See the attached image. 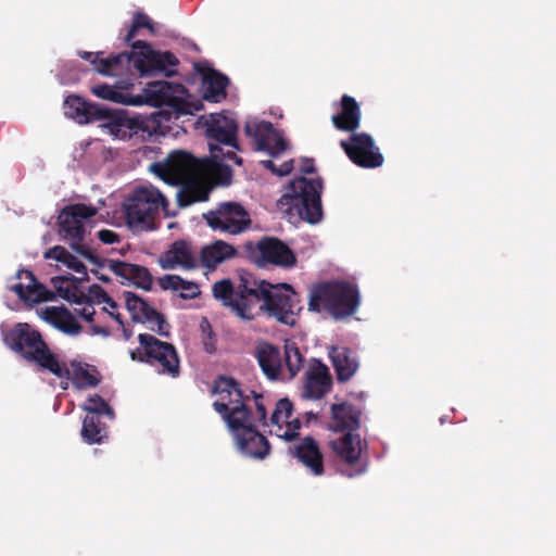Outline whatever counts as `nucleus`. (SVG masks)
<instances>
[{"label":"nucleus","mask_w":556,"mask_h":556,"mask_svg":"<svg viewBox=\"0 0 556 556\" xmlns=\"http://www.w3.org/2000/svg\"><path fill=\"white\" fill-rule=\"evenodd\" d=\"M206 170L216 185L228 186L232 179V169L229 164L219 161H206Z\"/></svg>","instance_id":"obj_40"},{"label":"nucleus","mask_w":556,"mask_h":556,"mask_svg":"<svg viewBox=\"0 0 556 556\" xmlns=\"http://www.w3.org/2000/svg\"><path fill=\"white\" fill-rule=\"evenodd\" d=\"M159 265L164 270H170L176 267L192 269L197 267V260L188 242L177 240L159 257Z\"/></svg>","instance_id":"obj_26"},{"label":"nucleus","mask_w":556,"mask_h":556,"mask_svg":"<svg viewBox=\"0 0 556 556\" xmlns=\"http://www.w3.org/2000/svg\"><path fill=\"white\" fill-rule=\"evenodd\" d=\"M244 132L253 140L257 151L273 159L279 157L288 149L287 141L270 122L250 118L245 122Z\"/></svg>","instance_id":"obj_18"},{"label":"nucleus","mask_w":556,"mask_h":556,"mask_svg":"<svg viewBox=\"0 0 556 556\" xmlns=\"http://www.w3.org/2000/svg\"><path fill=\"white\" fill-rule=\"evenodd\" d=\"M45 258L54 260L66 266L68 269L79 274L80 277H78V279L84 281L88 280V271L85 264L78 260L77 256L73 255L66 248L62 245L50 248L45 252Z\"/></svg>","instance_id":"obj_35"},{"label":"nucleus","mask_w":556,"mask_h":556,"mask_svg":"<svg viewBox=\"0 0 556 556\" xmlns=\"http://www.w3.org/2000/svg\"><path fill=\"white\" fill-rule=\"evenodd\" d=\"M357 397H358L359 400H365V399L367 397V394H366L365 392H363V391H362V392H359V393H358Z\"/></svg>","instance_id":"obj_62"},{"label":"nucleus","mask_w":556,"mask_h":556,"mask_svg":"<svg viewBox=\"0 0 556 556\" xmlns=\"http://www.w3.org/2000/svg\"><path fill=\"white\" fill-rule=\"evenodd\" d=\"M192 160L188 152L173 151L163 161L152 163L149 169L164 182L174 185L176 177L188 170Z\"/></svg>","instance_id":"obj_24"},{"label":"nucleus","mask_w":556,"mask_h":556,"mask_svg":"<svg viewBox=\"0 0 556 556\" xmlns=\"http://www.w3.org/2000/svg\"><path fill=\"white\" fill-rule=\"evenodd\" d=\"M361 305V292L355 283L345 280L316 285L309 293L308 309L326 311L333 319L343 320L353 316Z\"/></svg>","instance_id":"obj_6"},{"label":"nucleus","mask_w":556,"mask_h":556,"mask_svg":"<svg viewBox=\"0 0 556 556\" xmlns=\"http://www.w3.org/2000/svg\"><path fill=\"white\" fill-rule=\"evenodd\" d=\"M341 433L338 439L330 441V447L341 460L349 465H356L354 468L342 470L341 473L348 478L359 477L367 471V463L361 460L367 443L357 432Z\"/></svg>","instance_id":"obj_17"},{"label":"nucleus","mask_w":556,"mask_h":556,"mask_svg":"<svg viewBox=\"0 0 556 556\" xmlns=\"http://www.w3.org/2000/svg\"><path fill=\"white\" fill-rule=\"evenodd\" d=\"M88 298L91 300V302L94 301L98 304L104 303L113 309L118 307L116 301H114L99 285H92L89 288Z\"/></svg>","instance_id":"obj_45"},{"label":"nucleus","mask_w":556,"mask_h":556,"mask_svg":"<svg viewBox=\"0 0 556 556\" xmlns=\"http://www.w3.org/2000/svg\"><path fill=\"white\" fill-rule=\"evenodd\" d=\"M321 192L320 177H294L282 188L277 208L290 223L305 222L316 225L324 216Z\"/></svg>","instance_id":"obj_5"},{"label":"nucleus","mask_w":556,"mask_h":556,"mask_svg":"<svg viewBox=\"0 0 556 556\" xmlns=\"http://www.w3.org/2000/svg\"><path fill=\"white\" fill-rule=\"evenodd\" d=\"M260 163L264 168L270 170L274 175L279 176V177L289 175L293 169V160L292 159L285 161L279 166L276 165L274 160H264V161H261Z\"/></svg>","instance_id":"obj_46"},{"label":"nucleus","mask_w":556,"mask_h":556,"mask_svg":"<svg viewBox=\"0 0 556 556\" xmlns=\"http://www.w3.org/2000/svg\"><path fill=\"white\" fill-rule=\"evenodd\" d=\"M102 268H108L121 279L122 285L134 286L144 291H150L153 285V277L144 266L127 263L119 260L100 261Z\"/></svg>","instance_id":"obj_21"},{"label":"nucleus","mask_w":556,"mask_h":556,"mask_svg":"<svg viewBox=\"0 0 556 556\" xmlns=\"http://www.w3.org/2000/svg\"><path fill=\"white\" fill-rule=\"evenodd\" d=\"M70 377L66 380H72V383L77 389L94 388L101 381V375L93 365L81 363L78 361L71 362L68 368Z\"/></svg>","instance_id":"obj_33"},{"label":"nucleus","mask_w":556,"mask_h":556,"mask_svg":"<svg viewBox=\"0 0 556 556\" xmlns=\"http://www.w3.org/2000/svg\"><path fill=\"white\" fill-rule=\"evenodd\" d=\"M105 106L88 102L79 96L71 94L64 100V114L78 124L100 123L105 113Z\"/></svg>","instance_id":"obj_25"},{"label":"nucleus","mask_w":556,"mask_h":556,"mask_svg":"<svg viewBox=\"0 0 556 556\" xmlns=\"http://www.w3.org/2000/svg\"><path fill=\"white\" fill-rule=\"evenodd\" d=\"M228 84L229 78L226 75L215 70H210L202 77L201 90L203 99L212 103L222 102L226 99Z\"/></svg>","instance_id":"obj_32"},{"label":"nucleus","mask_w":556,"mask_h":556,"mask_svg":"<svg viewBox=\"0 0 556 556\" xmlns=\"http://www.w3.org/2000/svg\"><path fill=\"white\" fill-rule=\"evenodd\" d=\"M103 311L109 314L111 318H113L116 323H118L119 326H124L123 316L119 312H117V308L113 309L109 305L103 307Z\"/></svg>","instance_id":"obj_52"},{"label":"nucleus","mask_w":556,"mask_h":556,"mask_svg":"<svg viewBox=\"0 0 556 556\" xmlns=\"http://www.w3.org/2000/svg\"><path fill=\"white\" fill-rule=\"evenodd\" d=\"M278 437L283 439L286 442H292L299 437V433H295L294 430L288 427L287 430H285L283 433L278 434Z\"/></svg>","instance_id":"obj_54"},{"label":"nucleus","mask_w":556,"mask_h":556,"mask_svg":"<svg viewBox=\"0 0 556 556\" xmlns=\"http://www.w3.org/2000/svg\"><path fill=\"white\" fill-rule=\"evenodd\" d=\"M204 349L207 353H213L215 351L214 344L206 341L204 342Z\"/></svg>","instance_id":"obj_59"},{"label":"nucleus","mask_w":556,"mask_h":556,"mask_svg":"<svg viewBox=\"0 0 556 556\" xmlns=\"http://www.w3.org/2000/svg\"><path fill=\"white\" fill-rule=\"evenodd\" d=\"M212 291L216 300L244 321L266 315L292 327L302 311L299 295L291 285H274L247 271L239 275L236 283L230 279L216 281Z\"/></svg>","instance_id":"obj_1"},{"label":"nucleus","mask_w":556,"mask_h":556,"mask_svg":"<svg viewBox=\"0 0 556 556\" xmlns=\"http://www.w3.org/2000/svg\"><path fill=\"white\" fill-rule=\"evenodd\" d=\"M206 224L215 231L240 235L252 225L250 213L236 201L220 202L216 208L203 214Z\"/></svg>","instance_id":"obj_13"},{"label":"nucleus","mask_w":556,"mask_h":556,"mask_svg":"<svg viewBox=\"0 0 556 556\" xmlns=\"http://www.w3.org/2000/svg\"><path fill=\"white\" fill-rule=\"evenodd\" d=\"M92 273L97 276V278L102 281V282H109L110 281V278L104 275V274H100L98 270H92Z\"/></svg>","instance_id":"obj_57"},{"label":"nucleus","mask_w":556,"mask_h":556,"mask_svg":"<svg viewBox=\"0 0 556 556\" xmlns=\"http://www.w3.org/2000/svg\"><path fill=\"white\" fill-rule=\"evenodd\" d=\"M334 432H357L361 428L362 409L349 402L332 404L330 407Z\"/></svg>","instance_id":"obj_27"},{"label":"nucleus","mask_w":556,"mask_h":556,"mask_svg":"<svg viewBox=\"0 0 556 556\" xmlns=\"http://www.w3.org/2000/svg\"><path fill=\"white\" fill-rule=\"evenodd\" d=\"M141 27H146L152 33L154 31L153 22L151 21V18L142 12H136L132 17V24L125 37V41L130 42V40L135 37L136 31Z\"/></svg>","instance_id":"obj_42"},{"label":"nucleus","mask_w":556,"mask_h":556,"mask_svg":"<svg viewBox=\"0 0 556 556\" xmlns=\"http://www.w3.org/2000/svg\"><path fill=\"white\" fill-rule=\"evenodd\" d=\"M201 327H202V330L204 333L206 332V328H207V336L211 337L212 330H211L210 324L206 319L203 320V323L201 324Z\"/></svg>","instance_id":"obj_58"},{"label":"nucleus","mask_w":556,"mask_h":556,"mask_svg":"<svg viewBox=\"0 0 556 556\" xmlns=\"http://www.w3.org/2000/svg\"><path fill=\"white\" fill-rule=\"evenodd\" d=\"M138 341L144 351V357L137 356L136 351L130 352L132 361L146 362L152 366L159 365L157 371L170 377L179 375V357L172 343L161 341L150 333H140Z\"/></svg>","instance_id":"obj_12"},{"label":"nucleus","mask_w":556,"mask_h":556,"mask_svg":"<svg viewBox=\"0 0 556 556\" xmlns=\"http://www.w3.org/2000/svg\"><path fill=\"white\" fill-rule=\"evenodd\" d=\"M228 428L237 451L244 457L263 460L269 455L270 444L266 437L258 432L251 415L237 422L231 420Z\"/></svg>","instance_id":"obj_14"},{"label":"nucleus","mask_w":556,"mask_h":556,"mask_svg":"<svg viewBox=\"0 0 556 556\" xmlns=\"http://www.w3.org/2000/svg\"><path fill=\"white\" fill-rule=\"evenodd\" d=\"M63 390H66L67 389V382H65L64 384L61 386Z\"/></svg>","instance_id":"obj_63"},{"label":"nucleus","mask_w":556,"mask_h":556,"mask_svg":"<svg viewBox=\"0 0 556 556\" xmlns=\"http://www.w3.org/2000/svg\"><path fill=\"white\" fill-rule=\"evenodd\" d=\"M83 280L73 275L55 276L51 278V285L55 289L56 294L67 302L80 304L77 287Z\"/></svg>","instance_id":"obj_38"},{"label":"nucleus","mask_w":556,"mask_h":556,"mask_svg":"<svg viewBox=\"0 0 556 556\" xmlns=\"http://www.w3.org/2000/svg\"><path fill=\"white\" fill-rule=\"evenodd\" d=\"M39 316L64 334L76 337L81 332V326L75 315L64 305L46 307Z\"/></svg>","instance_id":"obj_28"},{"label":"nucleus","mask_w":556,"mask_h":556,"mask_svg":"<svg viewBox=\"0 0 556 556\" xmlns=\"http://www.w3.org/2000/svg\"><path fill=\"white\" fill-rule=\"evenodd\" d=\"M17 278L25 279V280L31 282L30 283V290H31L30 294L38 293V295L42 298L39 302L49 300V295L51 294L50 290H48L43 285L37 282L35 276L33 275L31 271L22 269L17 273Z\"/></svg>","instance_id":"obj_43"},{"label":"nucleus","mask_w":556,"mask_h":556,"mask_svg":"<svg viewBox=\"0 0 556 556\" xmlns=\"http://www.w3.org/2000/svg\"><path fill=\"white\" fill-rule=\"evenodd\" d=\"M251 394L253 395L254 404L256 407L257 421L265 425L266 418H267V410H266V407L263 402V395L260 393H256L255 391H251Z\"/></svg>","instance_id":"obj_49"},{"label":"nucleus","mask_w":556,"mask_h":556,"mask_svg":"<svg viewBox=\"0 0 556 556\" xmlns=\"http://www.w3.org/2000/svg\"><path fill=\"white\" fill-rule=\"evenodd\" d=\"M78 298L80 304H77L78 307H75V314L80 316L86 321L91 323L96 315V309L93 307L91 300L89 298H86L84 294H78Z\"/></svg>","instance_id":"obj_47"},{"label":"nucleus","mask_w":556,"mask_h":556,"mask_svg":"<svg viewBox=\"0 0 556 556\" xmlns=\"http://www.w3.org/2000/svg\"><path fill=\"white\" fill-rule=\"evenodd\" d=\"M135 84L128 79L114 84L99 83L91 87L92 93L100 99L118 104L140 106L148 104L163 106L149 114L154 117L166 136L172 125L184 123L185 117L192 116L201 105L191 100L188 89L180 83L154 79L146 84L142 92L134 93Z\"/></svg>","instance_id":"obj_2"},{"label":"nucleus","mask_w":556,"mask_h":556,"mask_svg":"<svg viewBox=\"0 0 556 556\" xmlns=\"http://www.w3.org/2000/svg\"><path fill=\"white\" fill-rule=\"evenodd\" d=\"M3 344L25 362L36 364L58 378H68L65 364L59 362L43 340L40 331L28 323H17L10 328H1Z\"/></svg>","instance_id":"obj_4"},{"label":"nucleus","mask_w":556,"mask_h":556,"mask_svg":"<svg viewBox=\"0 0 556 556\" xmlns=\"http://www.w3.org/2000/svg\"><path fill=\"white\" fill-rule=\"evenodd\" d=\"M224 147L225 146H217V149L219 150V152L218 153L210 152V155L206 159V161H212V162L219 161L223 163H227L229 165L231 163L241 165L242 159L239 157L233 150L228 149L227 151H224Z\"/></svg>","instance_id":"obj_44"},{"label":"nucleus","mask_w":556,"mask_h":556,"mask_svg":"<svg viewBox=\"0 0 556 556\" xmlns=\"http://www.w3.org/2000/svg\"><path fill=\"white\" fill-rule=\"evenodd\" d=\"M293 412V404L288 397H282L276 403V407L270 416L273 425L281 428L280 422L287 421Z\"/></svg>","instance_id":"obj_41"},{"label":"nucleus","mask_w":556,"mask_h":556,"mask_svg":"<svg viewBox=\"0 0 556 556\" xmlns=\"http://www.w3.org/2000/svg\"><path fill=\"white\" fill-rule=\"evenodd\" d=\"M101 416L86 415L83 420L81 438L87 444H100L106 438V426Z\"/></svg>","instance_id":"obj_37"},{"label":"nucleus","mask_w":556,"mask_h":556,"mask_svg":"<svg viewBox=\"0 0 556 556\" xmlns=\"http://www.w3.org/2000/svg\"><path fill=\"white\" fill-rule=\"evenodd\" d=\"M305 417H306V421L309 422L311 420L317 418V414H315L313 412H306L305 413Z\"/></svg>","instance_id":"obj_60"},{"label":"nucleus","mask_w":556,"mask_h":556,"mask_svg":"<svg viewBox=\"0 0 556 556\" xmlns=\"http://www.w3.org/2000/svg\"><path fill=\"white\" fill-rule=\"evenodd\" d=\"M96 214V207L83 203L64 206L58 216V233L75 253L91 264L103 266L86 242L87 225Z\"/></svg>","instance_id":"obj_9"},{"label":"nucleus","mask_w":556,"mask_h":556,"mask_svg":"<svg viewBox=\"0 0 556 556\" xmlns=\"http://www.w3.org/2000/svg\"><path fill=\"white\" fill-rule=\"evenodd\" d=\"M254 262L260 267L275 265L282 268L293 267L296 256L290 247L275 237H264L256 243Z\"/></svg>","instance_id":"obj_20"},{"label":"nucleus","mask_w":556,"mask_h":556,"mask_svg":"<svg viewBox=\"0 0 556 556\" xmlns=\"http://www.w3.org/2000/svg\"><path fill=\"white\" fill-rule=\"evenodd\" d=\"M253 355L262 372L270 381L283 379L285 372H288L289 379H293L305 364L304 354L293 341H286L281 352L279 346L260 340L256 342Z\"/></svg>","instance_id":"obj_8"},{"label":"nucleus","mask_w":556,"mask_h":556,"mask_svg":"<svg viewBox=\"0 0 556 556\" xmlns=\"http://www.w3.org/2000/svg\"><path fill=\"white\" fill-rule=\"evenodd\" d=\"M303 174H312L315 172L314 162L311 159H303L302 166L300 168Z\"/></svg>","instance_id":"obj_53"},{"label":"nucleus","mask_w":556,"mask_h":556,"mask_svg":"<svg viewBox=\"0 0 556 556\" xmlns=\"http://www.w3.org/2000/svg\"><path fill=\"white\" fill-rule=\"evenodd\" d=\"M287 424L290 429L294 430L295 433H299V430L301 428V421L299 419H293L292 421H289Z\"/></svg>","instance_id":"obj_56"},{"label":"nucleus","mask_w":556,"mask_h":556,"mask_svg":"<svg viewBox=\"0 0 556 556\" xmlns=\"http://www.w3.org/2000/svg\"><path fill=\"white\" fill-rule=\"evenodd\" d=\"M124 298L126 309L134 323L147 325L151 331L156 332L160 337H170V325L163 314L135 292L125 291Z\"/></svg>","instance_id":"obj_19"},{"label":"nucleus","mask_w":556,"mask_h":556,"mask_svg":"<svg viewBox=\"0 0 556 556\" xmlns=\"http://www.w3.org/2000/svg\"><path fill=\"white\" fill-rule=\"evenodd\" d=\"M30 283L29 281H27V283H23V282H16L14 285H12L10 287V290H12L14 293L17 294V296L24 301H29V302H34V303H39V301L42 299L41 296L37 294H29L31 293V290H30Z\"/></svg>","instance_id":"obj_48"},{"label":"nucleus","mask_w":556,"mask_h":556,"mask_svg":"<svg viewBox=\"0 0 556 556\" xmlns=\"http://www.w3.org/2000/svg\"><path fill=\"white\" fill-rule=\"evenodd\" d=\"M340 147L358 167L378 168L384 162L380 148L367 132H352L348 139L340 141Z\"/></svg>","instance_id":"obj_16"},{"label":"nucleus","mask_w":556,"mask_h":556,"mask_svg":"<svg viewBox=\"0 0 556 556\" xmlns=\"http://www.w3.org/2000/svg\"><path fill=\"white\" fill-rule=\"evenodd\" d=\"M77 54H78L81 59H84V60H86V61L90 62V63L94 66V70L98 72V66H99V64H100V60H101V58H102V56H101V55H102V53H98V52H97V53H94V52H88V51H78V52H77Z\"/></svg>","instance_id":"obj_51"},{"label":"nucleus","mask_w":556,"mask_h":556,"mask_svg":"<svg viewBox=\"0 0 556 556\" xmlns=\"http://www.w3.org/2000/svg\"><path fill=\"white\" fill-rule=\"evenodd\" d=\"M213 187L201 179L191 178L186 180L176 192L179 207H188L194 203L205 202L210 198Z\"/></svg>","instance_id":"obj_31"},{"label":"nucleus","mask_w":556,"mask_h":556,"mask_svg":"<svg viewBox=\"0 0 556 556\" xmlns=\"http://www.w3.org/2000/svg\"><path fill=\"white\" fill-rule=\"evenodd\" d=\"M162 290H172L178 292L182 299H194L200 294L199 286L189 280L182 279L178 275H164L157 279Z\"/></svg>","instance_id":"obj_36"},{"label":"nucleus","mask_w":556,"mask_h":556,"mask_svg":"<svg viewBox=\"0 0 556 556\" xmlns=\"http://www.w3.org/2000/svg\"><path fill=\"white\" fill-rule=\"evenodd\" d=\"M332 379L328 367L317 358H312L305 371L302 397L317 401L331 390Z\"/></svg>","instance_id":"obj_22"},{"label":"nucleus","mask_w":556,"mask_h":556,"mask_svg":"<svg viewBox=\"0 0 556 556\" xmlns=\"http://www.w3.org/2000/svg\"><path fill=\"white\" fill-rule=\"evenodd\" d=\"M237 250L231 244L216 240L201 250V263L204 267L214 269L217 265L233 257Z\"/></svg>","instance_id":"obj_34"},{"label":"nucleus","mask_w":556,"mask_h":556,"mask_svg":"<svg viewBox=\"0 0 556 556\" xmlns=\"http://www.w3.org/2000/svg\"><path fill=\"white\" fill-rule=\"evenodd\" d=\"M213 393L218 395L213 407L222 415L227 426H230L231 420L237 422L251 415L245 403L249 396L243 395L236 379L227 376L218 377L215 380Z\"/></svg>","instance_id":"obj_11"},{"label":"nucleus","mask_w":556,"mask_h":556,"mask_svg":"<svg viewBox=\"0 0 556 556\" xmlns=\"http://www.w3.org/2000/svg\"><path fill=\"white\" fill-rule=\"evenodd\" d=\"M81 409L87 415H96L106 417L110 420H114L115 413L109 403L99 394L89 395L81 405Z\"/></svg>","instance_id":"obj_39"},{"label":"nucleus","mask_w":556,"mask_h":556,"mask_svg":"<svg viewBox=\"0 0 556 556\" xmlns=\"http://www.w3.org/2000/svg\"><path fill=\"white\" fill-rule=\"evenodd\" d=\"M123 334L125 340H129L132 336V331L123 327Z\"/></svg>","instance_id":"obj_61"},{"label":"nucleus","mask_w":556,"mask_h":556,"mask_svg":"<svg viewBox=\"0 0 556 556\" xmlns=\"http://www.w3.org/2000/svg\"><path fill=\"white\" fill-rule=\"evenodd\" d=\"M328 355L340 382L349 381L357 371L358 358L349 348L332 345L328 349Z\"/></svg>","instance_id":"obj_29"},{"label":"nucleus","mask_w":556,"mask_h":556,"mask_svg":"<svg viewBox=\"0 0 556 556\" xmlns=\"http://www.w3.org/2000/svg\"><path fill=\"white\" fill-rule=\"evenodd\" d=\"M289 453L313 476L319 477L324 473V456L318 442L313 437L307 435L289 447Z\"/></svg>","instance_id":"obj_23"},{"label":"nucleus","mask_w":556,"mask_h":556,"mask_svg":"<svg viewBox=\"0 0 556 556\" xmlns=\"http://www.w3.org/2000/svg\"><path fill=\"white\" fill-rule=\"evenodd\" d=\"M98 239L104 244H113L119 241V236L110 229H101L98 231Z\"/></svg>","instance_id":"obj_50"},{"label":"nucleus","mask_w":556,"mask_h":556,"mask_svg":"<svg viewBox=\"0 0 556 556\" xmlns=\"http://www.w3.org/2000/svg\"><path fill=\"white\" fill-rule=\"evenodd\" d=\"M340 104L341 111L331 117L333 126L339 130L355 132L362 118L357 101L349 94H343Z\"/></svg>","instance_id":"obj_30"},{"label":"nucleus","mask_w":556,"mask_h":556,"mask_svg":"<svg viewBox=\"0 0 556 556\" xmlns=\"http://www.w3.org/2000/svg\"><path fill=\"white\" fill-rule=\"evenodd\" d=\"M99 127L114 139L129 140L138 138L142 141L156 140L165 137L159 122L149 114L129 113L125 110H111L105 106V113L100 119Z\"/></svg>","instance_id":"obj_10"},{"label":"nucleus","mask_w":556,"mask_h":556,"mask_svg":"<svg viewBox=\"0 0 556 556\" xmlns=\"http://www.w3.org/2000/svg\"><path fill=\"white\" fill-rule=\"evenodd\" d=\"M131 51L101 58L98 73L105 76H118L123 72H138L140 77L174 76L178 65L177 58L169 51H156L146 41L137 40Z\"/></svg>","instance_id":"obj_3"},{"label":"nucleus","mask_w":556,"mask_h":556,"mask_svg":"<svg viewBox=\"0 0 556 556\" xmlns=\"http://www.w3.org/2000/svg\"><path fill=\"white\" fill-rule=\"evenodd\" d=\"M239 124L235 113L223 111L212 113L205 121V136L207 139L208 151L218 153L217 146H225L231 149H238L237 135Z\"/></svg>","instance_id":"obj_15"},{"label":"nucleus","mask_w":556,"mask_h":556,"mask_svg":"<svg viewBox=\"0 0 556 556\" xmlns=\"http://www.w3.org/2000/svg\"><path fill=\"white\" fill-rule=\"evenodd\" d=\"M91 333L93 336H101V337H104V338H108L110 337V330L108 328H104V327H101V326H98V325H93L91 327Z\"/></svg>","instance_id":"obj_55"},{"label":"nucleus","mask_w":556,"mask_h":556,"mask_svg":"<svg viewBox=\"0 0 556 556\" xmlns=\"http://www.w3.org/2000/svg\"><path fill=\"white\" fill-rule=\"evenodd\" d=\"M166 197L153 186H139L125 199L123 211L126 225L134 233L151 231L160 210L168 206Z\"/></svg>","instance_id":"obj_7"}]
</instances>
